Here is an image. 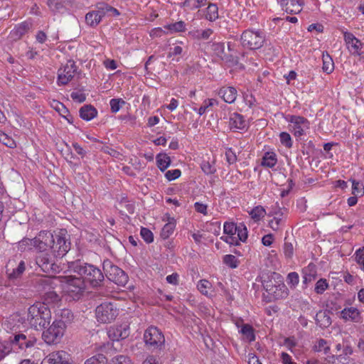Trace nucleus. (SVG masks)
Instances as JSON below:
<instances>
[{"label":"nucleus","mask_w":364,"mask_h":364,"mask_svg":"<svg viewBox=\"0 0 364 364\" xmlns=\"http://www.w3.org/2000/svg\"><path fill=\"white\" fill-rule=\"evenodd\" d=\"M69 268L77 273L82 279L93 287H100L104 281V274L95 266L80 260L69 262Z\"/></svg>","instance_id":"f257e3e1"},{"label":"nucleus","mask_w":364,"mask_h":364,"mask_svg":"<svg viewBox=\"0 0 364 364\" xmlns=\"http://www.w3.org/2000/svg\"><path fill=\"white\" fill-rule=\"evenodd\" d=\"M50 319V310L44 303L37 302L28 309L27 321L36 329L46 328L49 325Z\"/></svg>","instance_id":"f03ea898"},{"label":"nucleus","mask_w":364,"mask_h":364,"mask_svg":"<svg viewBox=\"0 0 364 364\" xmlns=\"http://www.w3.org/2000/svg\"><path fill=\"white\" fill-rule=\"evenodd\" d=\"M59 282L63 284L64 290L74 300L78 299L85 289V282L81 277H59Z\"/></svg>","instance_id":"7ed1b4c3"},{"label":"nucleus","mask_w":364,"mask_h":364,"mask_svg":"<svg viewBox=\"0 0 364 364\" xmlns=\"http://www.w3.org/2000/svg\"><path fill=\"white\" fill-rule=\"evenodd\" d=\"M103 271L107 278L117 284L124 287L128 282V276L119 267L114 265L110 260L105 259L103 262Z\"/></svg>","instance_id":"20e7f679"},{"label":"nucleus","mask_w":364,"mask_h":364,"mask_svg":"<svg viewBox=\"0 0 364 364\" xmlns=\"http://www.w3.org/2000/svg\"><path fill=\"white\" fill-rule=\"evenodd\" d=\"M145 346L150 350H161L165 343L162 332L155 326L149 327L144 333Z\"/></svg>","instance_id":"39448f33"},{"label":"nucleus","mask_w":364,"mask_h":364,"mask_svg":"<svg viewBox=\"0 0 364 364\" xmlns=\"http://www.w3.org/2000/svg\"><path fill=\"white\" fill-rule=\"evenodd\" d=\"M243 46L255 50L261 48L264 41V34L261 31L247 29L241 36Z\"/></svg>","instance_id":"423d86ee"},{"label":"nucleus","mask_w":364,"mask_h":364,"mask_svg":"<svg viewBox=\"0 0 364 364\" xmlns=\"http://www.w3.org/2000/svg\"><path fill=\"white\" fill-rule=\"evenodd\" d=\"M67 236L65 230H60L54 235L53 247L51 250L56 257H62L70 250L71 243Z\"/></svg>","instance_id":"0eeeda50"},{"label":"nucleus","mask_w":364,"mask_h":364,"mask_svg":"<svg viewBox=\"0 0 364 364\" xmlns=\"http://www.w3.org/2000/svg\"><path fill=\"white\" fill-rule=\"evenodd\" d=\"M98 321L107 323L114 321L118 315V309L111 302H105L99 305L95 310Z\"/></svg>","instance_id":"6e6552de"},{"label":"nucleus","mask_w":364,"mask_h":364,"mask_svg":"<svg viewBox=\"0 0 364 364\" xmlns=\"http://www.w3.org/2000/svg\"><path fill=\"white\" fill-rule=\"evenodd\" d=\"M9 341L10 346H12L21 350H26L36 345L37 338L34 335L24 331L10 336Z\"/></svg>","instance_id":"1a4fd4ad"},{"label":"nucleus","mask_w":364,"mask_h":364,"mask_svg":"<svg viewBox=\"0 0 364 364\" xmlns=\"http://www.w3.org/2000/svg\"><path fill=\"white\" fill-rule=\"evenodd\" d=\"M303 1L301 0H289L286 3H281L282 7H285L286 14L283 13L281 16L274 18L272 21H286L290 23H297L298 18L296 16H289L288 14H298L302 10Z\"/></svg>","instance_id":"9d476101"},{"label":"nucleus","mask_w":364,"mask_h":364,"mask_svg":"<svg viewBox=\"0 0 364 364\" xmlns=\"http://www.w3.org/2000/svg\"><path fill=\"white\" fill-rule=\"evenodd\" d=\"M54 235L47 230L41 231L33 241V247L39 252H46L52 250L53 245Z\"/></svg>","instance_id":"9b49d317"},{"label":"nucleus","mask_w":364,"mask_h":364,"mask_svg":"<svg viewBox=\"0 0 364 364\" xmlns=\"http://www.w3.org/2000/svg\"><path fill=\"white\" fill-rule=\"evenodd\" d=\"M65 329V328L54 321L52 325L43 332L42 338L49 345L57 343L63 337Z\"/></svg>","instance_id":"f8f14e48"},{"label":"nucleus","mask_w":364,"mask_h":364,"mask_svg":"<svg viewBox=\"0 0 364 364\" xmlns=\"http://www.w3.org/2000/svg\"><path fill=\"white\" fill-rule=\"evenodd\" d=\"M26 270V263L21 260L18 264L15 260H9L6 265V274L9 282L15 283Z\"/></svg>","instance_id":"ddd939ff"},{"label":"nucleus","mask_w":364,"mask_h":364,"mask_svg":"<svg viewBox=\"0 0 364 364\" xmlns=\"http://www.w3.org/2000/svg\"><path fill=\"white\" fill-rule=\"evenodd\" d=\"M36 261L41 270L46 273L55 274L60 271L59 267L55 263L54 258L48 253L38 255Z\"/></svg>","instance_id":"4468645a"},{"label":"nucleus","mask_w":364,"mask_h":364,"mask_svg":"<svg viewBox=\"0 0 364 364\" xmlns=\"http://www.w3.org/2000/svg\"><path fill=\"white\" fill-rule=\"evenodd\" d=\"M77 66L73 60H69L58 70V81L59 85L68 84L74 77Z\"/></svg>","instance_id":"2eb2a0df"},{"label":"nucleus","mask_w":364,"mask_h":364,"mask_svg":"<svg viewBox=\"0 0 364 364\" xmlns=\"http://www.w3.org/2000/svg\"><path fill=\"white\" fill-rule=\"evenodd\" d=\"M70 355L64 350L54 351L48 354L41 364H70Z\"/></svg>","instance_id":"dca6fc26"},{"label":"nucleus","mask_w":364,"mask_h":364,"mask_svg":"<svg viewBox=\"0 0 364 364\" xmlns=\"http://www.w3.org/2000/svg\"><path fill=\"white\" fill-rule=\"evenodd\" d=\"M288 120L292 124V132L295 136H302L304 130L309 128V122L303 117L291 115Z\"/></svg>","instance_id":"f3484780"},{"label":"nucleus","mask_w":364,"mask_h":364,"mask_svg":"<svg viewBox=\"0 0 364 364\" xmlns=\"http://www.w3.org/2000/svg\"><path fill=\"white\" fill-rule=\"evenodd\" d=\"M185 24H167L164 28L160 27L154 28L150 31V36L152 38L161 37L164 34H171L177 32L184 31Z\"/></svg>","instance_id":"a211bd4d"},{"label":"nucleus","mask_w":364,"mask_h":364,"mask_svg":"<svg viewBox=\"0 0 364 364\" xmlns=\"http://www.w3.org/2000/svg\"><path fill=\"white\" fill-rule=\"evenodd\" d=\"M107 335L112 341H119L127 338L129 335V328L127 324L110 326Z\"/></svg>","instance_id":"6ab92c4d"},{"label":"nucleus","mask_w":364,"mask_h":364,"mask_svg":"<svg viewBox=\"0 0 364 364\" xmlns=\"http://www.w3.org/2000/svg\"><path fill=\"white\" fill-rule=\"evenodd\" d=\"M344 41L347 49L351 55L359 54V50L363 48V43L350 32L344 31Z\"/></svg>","instance_id":"aec40b11"},{"label":"nucleus","mask_w":364,"mask_h":364,"mask_svg":"<svg viewBox=\"0 0 364 364\" xmlns=\"http://www.w3.org/2000/svg\"><path fill=\"white\" fill-rule=\"evenodd\" d=\"M247 127L246 121L240 114L234 112L230 115L229 127L234 131L242 130Z\"/></svg>","instance_id":"412c9836"},{"label":"nucleus","mask_w":364,"mask_h":364,"mask_svg":"<svg viewBox=\"0 0 364 364\" xmlns=\"http://www.w3.org/2000/svg\"><path fill=\"white\" fill-rule=\"evenodd\" d=\"M218 95L229 104L233 103L237 96V91L234 87H222L218 91Z\"/></svg>","instance_id":"4be33fe9"},{"label":"nucleus","mask_w":364,"mask_h":364,"mask_svg":"<svg viewBox=\"0 0 364 364\" xmlns=\"http://www.w3.org/2000/svg\"><path fill=\"white\" fill-rule=\"evenodd\" d=\"M341 317L345 321L360 322L361 320L360 313L358 309L354 307L345 308L341 311Z\"/></svg>","instance_id":"5701e85b"},{"label":"nucleus","mask_w":364,"mask_h":364,"mask_svg":"<svg viewBox=\"0 0 364 364\" xmlns=\"http://www.w3.org/2000/svg\"><path fill=\"white\" fill-rule=\"evenodd\" d=\"M58 318L55 320L56 323L66 328L67 324L70 323L73 319V314L70 309H64L59 311L57 314Z\"/></svg>","instance_id":"b1692460"},{"label":"nucleus","mask_w":364,"mask_h":364,"mask_svg":"<svg viewBox=\"0 0 364 364\" xmlns=\"http://www.w3.org/2000/svg\"><path fill=\"white\" fill-rule=\"evenodd\" d=\"M59 277H41L36 280V284L42 291L46 292L48 290L54 289V286L56 284L55 282H59Z\"/></svg>","instance_id":"393cba45"},{"label":"nucleus","mask_w":364,"mask_h":364,"mask_svg":"<svg viewBox=\"0 0 364 364\" xmlns=\"http://www.w3.org/2000/svg\"><path fill=\"white\" fill-rule=\"evenodd\" d=\"M315 320L316 324L322 328H328L331 324V318L329 316V311L327 310H321L317 312Z\"/></svg>","instance_id":"a878e982"},{"label":"nucleus","mask_w":364,"mask_h":364,"mask_svg":"<svg viewBox=\"0 0 364 364\" xmlns=\"http://www.w3.org/2000/svg\"><path fill=\"white\" fill-rule=\"evenodd\" d=\"M71 4L70 0H48V5L53 12H63Z\"/></svg>","instance_id":"bb28decb"},{"label":"nucleus","mask_w":364,"mask_h":364,"mask_svg":"<svg viewBox=\"0 0 364 364\" xmlns=\"http://www.w3.org/2000/svg\"><path fill=\"white\" fill-rule=\"evenodd\" d=\"M80 117L86 121H90L97 116V111L92 105H85L80 109Z\"/></svg>","instance_id":"cd10ccee"},{"label":"nucleus","mask_w":364,"mask_h":364,"mask_svg":"<svg viewBox=\"0 0 364 364\" xmlns=\"http://www.w3.org/2000/svg\"><path fill=\"white\" fill-rule=\"evenodd\" d=\"M97 11L89 12L85 16L87 23H100L105 18V11L97 6Z\"/></svg>","instance_id":"c85d7f7f"},{"label":"nucleus","mask_w":364,"mask_h":364,"mask_svg":"<svg viewBox=\"0 0 364 364\" xmlns=\"http://www.w3.org/2000/svg\"><path fill=\"white\" fill-rule=\"evenodd\" d=\"M28 24H19L15 26V28L10 32L9 38L12 41H17L20 39L27 31L28 27Z\"/></svg>","instance_id":"c756f323"},{"label":"nucleus","mask_w":364,"mask_h":364,"mask_svg":"<svg viewBox=\"0 0 364 364\" xmlns=\"http://www.w3.org/2000/svg\"><path fill=\"white\" fill-rule=\"evenodd\" d=\"M303 282L304 284H308L311 282L313 280L316 279V270L314 264H309L307 267L304 269L303 270Z\"/></svg>","instance_id":"7c9ffc66"},{"label":"nucleus","mask_w":364,"mask_h":364,"mask_svg":"<svg viewBox=\"0 0 364 364\" xmlns=\"http://www.w3.org/2000/svg\"><path fill=\"white\" fill-rule=\"evenodd\" d=\"M349 357L343 354H337L328 356L326 358V364H348Z\"/></svg>","instance_id":"2f4dec72"},{"label":"nucleus","mask_w":364,"mask_h":364,"mask_svg":"<svg viewBox=\"0 0 364 364\" xmlns=\"http://www.w3.org/2000/svg\"><path fill=\"white\" fill-rule=\"evenodd\" d=\"M157 166L161 171H164L171 164L170 157L166 154H159L156 156Z\"/></svg>","instance_id":"473e14b6"},{"label":"nucleus","mask_w":364,"mask_h":364,"mask_svg":"<svg viewBox=\"0 0 364 364\" xmlns=\"http://www.w3.org/2000/svg\"><path fill=\"white\" fill-rule=\"evenodd\" d=\"M218 9L216 4H210L205 14V19L209 21H214L218 18Z\"/></svg>","instance_id":"72a5a7b5"},{"label":"nucleus","mask_w":364,"mask_h":364,"mask_svg":"<svg viewBox=\"0 0 364 364\" xmlns=\"http://www.w3.org/2000/svg\"><path fill=\"white\" fill-rule=\"evenodd\" d=\"M200 167L205 174H213L216 172L215 159H213L211 161L210 160H203L200 164Z\"/></svg>","instance_id":"f704fd0d"},{"label":"nucleus","mask_w":364,"mask_h":364,"mask_svg":"<svg viewBox=\"0 0 364 364\" xmlns=\"http://www.w3.org/2000/svg\"><path fill=\"white\" fill-rule=\"evenodd\" d=\"M323 71L330 74L334 69V64L332 58L328 54L323 55Z\"/></svg>","instance_id":"c9c22d12"},{"label":"nucleus","mask_w":364,"mask_h":364,"mask_svg":"<svg viewBox=\"0 0 364 364\" xmlns=\"http://www.w3.org/2000/svg\"><path fill=\"white\" fill-rule=\"evenodd\" d=\"M240 332L245 336V339L249 342L255 341V336L254 334V330L250 325H243L242 327L241 328Z\"/></svg>","instance_id":"e433bc0d"},{"label":"nucleus","mask_w":364,"mask_h":364,"mask_svg":"<svg viewBox=\"0 0 364 364\" xmlns=\"http://www.w3.org/2000/svg\"><path fill=\"white\" fill-rule=\"evenodd\" d=\"M176 225L173 222H168L163 227L161 232V237L164 240L168 238L173 232Z\"/></svg>","instance_id":"4c0bfd02"},{"label":"nucleus","mask_w":364,"mask_h":364,"mask_svg":"<svg viewBox=\"0 0 364 364\" xmlns=\"http://www.w3.org/2000/svg\"><path fill=\"white\" fill-rule=\"evenodd\" d=\"M277 164L276 155L273 153H266L262 159V164L264 166L272 168Z\"/></svg>","instance_id":"58836bf2"},{"label":"nucleus","mask_w":364,"mask_h":364,"mask_svg":"<svg viewBox=\"0 0 364 364\" xmlns=\"http://www.w3.org/2000/svg\"><path fill=\"white\" fill-rule=\"evenodd\" d=\"M250 215L255 221H259L265 215V210L261 205L255 207L250 212Z\"/></svg>","instance_id":"ea45409f"},{"label":"nucleus","mask_w":364,"mask_h":364,"mask_svg":"<svg viewBox=\"0 0 364 364\" xmlns=\"http://www.w3.org/2000/svg\"><path fill=\"white\" fill-rule=\"evenodd\" d=\"M223 263L228 267L235 269L239 265V260L232 255H226L223 257Z\"/></svg>","instance_id":"a19ab883"},{"label":"nucleus","mask_w":364,"mask_h":364,"mask_svg":"<svg viewBox=\"0 0 364 364\" xmlns=\"http://www.w3.org/2000/svg\"><path fill=\"white\" fill-rule=\"evenodd\" d=\"M218 105V102L215 99H207L203 102V105L198 110V113L199 115H203L209 107H213L214 105Z\"/></svg>","instance_id":"79ce46f5"},{"label":"nucleus","mask_w":364,"mask_h":364,"mask_svg":"<svg viewBox=\"0 0 364 364\" xmlns=\"http://www.w3.org/2000/svg\"><path fill=\"white\" fill-rule=\"evenodd\" d=\"M210 47L213 53L220 59L222 58V55L225 53V44L223 43H213Z\"/></svg>","instance_id":"37998d69"},{"label":"nucleus","mask_w":364,"mask_h":364,"mask_svg":"<svg viewBox=\"0 0 364 364\" xmlns=\"http://www.w3.org/2000/svg\"><path fill=\"white\" fill-rule=\"evenodd\" d=\"M0 142L9 148L16 147L15 141L9 135L0 130Z\"/></svg>","instance_id":"c03bdc74"},{"label":"nucleus","mask_w":364,"mask_h":364,"mask_svg":"<svg viewBox=\"0 0 364 364\" xmlns=\"http://www.w3.org/2000/svg\"><path fill=\"white\" fill-rule=\"evenodd\" d=\"M55 105H53L54 109L63 117L67 119L69 122H71L68 116L69 114V110L65 107V105L60 102H54Z\"/></svg>","instance_id":"a18cd8bd"},{"label":"nucleus","mask_w":364,"mask_h":364,"mask_svg":"<svg viewBox=\"0 0 364 364\" xmlns=\"http://www.w3.org/2000/svg\"><path fill=\"white\" fill-rule=\"evenodd\" d=\"M213 33V31L210 28L205 30H197L192 32L193 37L198 39H208L210 35Z\"/></svg>","instance_id":"49530a36"},{"label":"nucleus","mask_w":364,"mask_h":364,"mask_svg":"<svg viewBox=\"0 0 364 364\" xmlns=\"http://www.w3.org/2000/svg\"><path fill=\"white\" fill-rule=\"evenodd\" d=\"M237 238L238 240L242 242H245L247 238V230L246 226L243 223H240L237 225Z\"/></svg>","instance_id":"de8ad7c7"},{"label":"nucleus","mask_w":364,"mask_h":364,"mask_svg":"<svg viewBox=\"0 0 364 364\" xmlns=\"http://www.w3.org/2000/svg\"><path fill=\"white\" fill-rule=\"evenodd\" d=\"M220 60H222L225 63H226L230 67L237 65L239 63L237 57H234L232 55L226 53L223 55H222Z\"/></svg>","instance_id":"09e8293b"},{"label":"nucleus","mask_w":364,"mask_h":364,"mask_svg":"<svg viewBox=\"0 0 364 364\" xmlns=\"http://www.w3.org/2000/svg\"><path fill=\"white\" fill-rule=\"evenodd\" d=\"M125 104V101L122 99H112L109 102L111 112L112 113H117L121 108L122 105Z\"/></svg>","instance_id":"8fccbe9b"},{"label":"nucleus","mask_w":364,"mask_h":364,"mask_svg":"<svg viewBox=\"0 0 364 364\" xmlns=\"http://www.w3.org/2000/svg\"><path fill=\"white\" fill-rule=\"evenodd\" d=\"M99 8L105 11V18L108 16H118L119 14V11L116 9L104 4H100Z\"/></svg>","instance_id":"3c124183"},{"label":"nucleus","mask_w":364,"mask_h":364,"mask_svg":"<svg viewBox=\"0 0 364 364\" xmlns=\"http://www.w3.org/2000/svg\"><path fill=\"white\" fill-rule=\"evenodd\" d=\"M237 225L234 223L225 222L223 226L224 233L228 235H235L237 232Z\"/></svg>","instance_id":"603ef678"},{"label":"nucleus","mask_w":364,"mask_h":364,"mask_svg":"<svg viewBox=\"0 0 364 364\" xmlns=\"http://www.w3.org/2000/svg\"><path fill=\"white\" fill-rule=\"evenodd\" d=\"M140 234L146 243H151L154 241V235L148 228H141Z\"/></svg>","instance_id":"864d4df0"},{"label":"nucleus","mask_w":364,"mask_h":364,"mask_svg":"<svg viewBox=\"0 0 364 364\" xmlns=\"http://www.w3.org/2000/svg\"><path fill=\"white\" fill-rule=\"evenodd\" d=\"M279 138L282 144L287 148H291L292 146L291 138L289 133L285 132L280 133Z\"/></svg>","instance_id":"5fc2aeb1"},{"label":"nucleus","mask_w":364,"mask_h":364,"mask_svg":"<svg viewBox=\"0 0 364 364\" xmlns=\"http://www.w3.org/2000/svg\"><path fill=\"white\" fill-rule=\"evenodd\" d=\"M210 282L206 279L200 280L197 285L198 289L204 295H208V289H210Z\"/></svg>","instance_id":"6e6d98bb"},{"label":"nucleus","mask_w":364,"mask_h":364,"mask_svg":"<svg viewBox=\"0 0 364 364\" xmlns=\"http://www.w3.org/2000/svg\"><path fill=\"white\" fill-rule=\"evenodd\" d=\"M11 351V347L9 343L0 341V361L9 355Z\"/></svg>","instance_id":"4d7b16f0"},{"label":"nucleus","mask_w":364,"mask_h":364,"mask_svg":"<svg viewBox=\"0 0 364 364\" xmlns=\"http://www.w3.org/2000/svg\"><path fill=\"white\" fill-rule=\"evenodd\" d=\"M328 284L325 279H320L316 284L315 291L317 294H323L328 288Z\"/></svg>","instance_id":"13d9d810"},{"label":"nucleus","mask_w":364,"mask_h":364,"mask_svg":"<svg viewBox=\"0 0 364 364\" xmlns=\"http://www.w3.org/2000/svg\"><path fill=\"white\" fill-rule=\"evenodd\" d=\"M284 221L282 218L274 217L273 219L269 222V226L274 231L280 229V226L283 224Z\"/></svg>","instance_id":"bf43d9fd"},{"label":"nucleus","mask_w":364,"mask_h":364,"mask_svg":"<svg viewBox=\"0 0 364 364\" xmlns=\"http://www.w3.org/2000/svg\"><path fill=\"white\" fill-rule=\"evenodd\" d=\"M113 364H133L130 358L126 355H120L112 359Z\"/></svg>","instance_id":"052dcab7"},{"label":"nucleus","mask_w":364,"mask_h":364,"mask_svg":"<svg viewBox=\"0 0 364 364\" xmlns=\"http://www.w3.org/2000/svg\"><path fill=\"white\" fill-rule=\"evenodd\" d=\"M181 171L179 169H173L168 171L165 176L168 181H173L178 178L181 176Z\"/></svg>","instance_id":"680f3d73"},{"label":"nucleus","mask_w":364,"mask_h":364,"mask_svg":"<svg viewBox=\"0 0 364 364\" xmlns=\"http://www.w3.org/2000/svg\"><path fill=\"white\" fill-rule=\"evenodd\" d=\"M46 300L51 302H57L59 301V296L52 289L48 290L46 293Z\"/></svg>","instance_id":"e2e57ef3"},{"label":"nucleus","mask_w":364,"mask_h":364,"mask_svg":"<svg viewBox=\"0 0 364 364\" xmlns=\"http://www.w3.org/2000/svg\"><path fill=\"white\" fill-rule=\"evenodd\" d=\"M243 97L245 104L250 108H252L256 105V100L252 94H245Z\"/></svg>","instance_id":"0e129e2a"},{"label":"nucleus","mask_w":364,"mask_h":364,"mask_svg":"<svg viewBox=\"0 0 364 364\" xmlns=\"http://www.w3.org/2000/svg\"><path fill=\"white\" fill-rule=\"evenodd\" d=\"M70 97L75 102L82 103L85 101L86 96L84 93L80 92H73L70 95Z\"/></svg>","instance_id":"69168bd1"},{"label":"nucleus","mask_w":364,"mask_h":364,"mask_svg":"<svg viewBox=\"0 0 364 364\" xmlns=\"http://www.w3.org/2000/svg\"><path fill=\"white\" fill-rule=\"evenodd\" d=\"M105 358L102 355H99L98 357H92L87 359L85 364H105L104 360Z\"/></svg>","instance_id":"338daca9"},{"label":"nucleus","mask_w":364,"mask_h":364,"mask_svg":"<svg viewBox=\"0 0 364 364\" xmlns=\"http://www.w3.org/2000/svg\"><path fill=\"white\" fill-rule=\"evenodd\" d=\"M355 260L362 266L364 265V247L360 248L355 252Z\"/></svg>","instance_id":"774afa93"}]
</instances>
